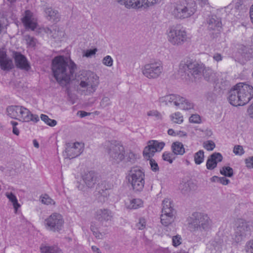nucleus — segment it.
<instances>
[{
    "label": "nucleus",
    "instance_id": "1",
    "mask_svg": "<svg viewBox=\"0 0 253 253\" xmlns=\"http://www.w3.org/2000/svg\"><path fill=\"white\" fill-rule=\"evenodd\" d=\"M75 64L68 56H57L52 60V70L57 81L65 84L74 79Z\"/></svg>",
    "mask_w": 253,
    "mask_h": 253
},
{
    "label": "nucleus",
    "instance_id": "2",
    "mask_svg": "<svg viewBox=\"0 0 253 253\" xmlns=\"http://www.w3.org/2000/svg\"><path fill=\"white\" fill-rule=\"evenodd\" d=\"M6 114L11 119L23 123H37L40 120L37 115L33 114L28 109L22 106H8L6 109Z\"/></svg>",
    "mask_w": 253,
    "mask_h": 253
},
{
    "label": "nucleus",
    "instance_id": "3",
    "mask_svg": "<svg viewBox=\"0 0 253 253\" xmlns=\"http://www.w3.org/2000/svg\"><path fill=\"white\" fill-rule=\"evenodd\" d=\"M83 77L81 78L80 86L82 94L91 95L97 89L99 84V78L94 73L86 71L83 73Z\"/></svg>",
    "mask_w": 253,
    "mask_h": 253
},
{
    "label": "nucleus",
    "instance_id": "4",
    "mask_svg": "<svg viewBox=\"0 0 253 253\" xmlns=\"http://www.w3.org/2000/svg\"><path fill=\"white\" fill-rule=\"evenodd\" d=\"M188 219L189 228L191 231H208L211 228V220L207 214L194 213Z\"/></svg>",
    "mask_w": 253,
    "mask_h": 253
},
{
    "label": "nucleus",
    "instance_id": "5",
    "mask_svg": "<svg viewBox=\"0 0 253 253\" xmlns=\"http://www.w3.org/2000/svg\"><path fill=\"white\" fill-rule=\"evenodd\" d=\"M126 179L135 191H141L145 184V173L141 169L132 168L126 175Z\"/></svg>",
    "mask_w": 253,
    "mask_h": 253
},
{
    "label": "nucleus",
    "instance_id": "6",
    "mask_svg": "<svg viewBox=\"0 0 253 253\" xmlns=\"http://www.w3.org/2000/svg\"><path fill=\"white\" fill-rule=\"evenodd\" d=\"M161 102H165L166 105L169 103L173 104L180 109L189 110L194 108V105L184 97L176 94H170L160 98Z\"/></svg>",
    "mask_w": 253,
    "mask_h": 253
},
{
    "label": "nucleus",
    "instance_id": "7",
    "mask_svg": "<svg viewBox=\"0 0 253 253\" xmlns=\"http://www.w3.org/2000/svg\"><path fill=\"white\" fill-rule=\"evenodd\" d=\"M179 69L181 72L183 70L184 72H189L195 79L200 78L203 76L207 80L211 81L207 76V73H209L211 71L209 69H206L204 65L202 64L192 62L184 65L181 63Z\"/></svg>",
    "mask_w": 253,
    "mask_h": 253
},
{
    "label": "nucleus",
    "instance_id": "8",
    "mask_svg": "<svg viewBox=\"0 0 253 253\" xmlns=\"http://www.w3.org/2000/svg\"><path fill=\"white\" fill-rule=\"evenodd\" d=\"M142 75L150 80L159 78L163 72L162 64L159 62H151L144 64L141 68Z\"/></svg>",
    "mask_w": 253,
    "mask_h": 253
},
{
    "label": "nucleus",
    "instance_id": "9",
    "mask_svg": "<svg viewBox=\"0 0 253 253\" xmlns=\"http://www.w3.org/2000/svg\"><path fill=\"white\" fill-rule=\"evenodd\" d=\"M64 221L62 216L57 213H53L46 217L43 221V225L47 230L60 232L64 228Z\"/></svg>",
    "mask_w": 253,
    "mask_h": 253
},
{
    "label": "nucleus",
    "instance_id": "10",
    "mask_svg": "<svg viewBox=\"0 0 253 253\" xmlns=\"http://www.w3.org/2000/svg\"><path fill=\"white\" fill-rule=\"evenodd\" d=\"M253 97V86L245 83H238V106L246 105Z\"/></svg>",
    "mask_w": 253,
    "mask_h": 253
},
{
    "label": "nucleus",
    "instance_id": "11",
    "mask_svg": "<svg viewBox=\"0 0 253 253\" xmlns=\"http://www.w3.org/2000/svg\"><path fill=\"white\" fill-rule=\"evenodd\" d=\"M167 38L168 41L172 45H180L187 41V36L184 30L171 28L168 32Z\"/></svg>",
    "mask_w": 253,
    "mask_h": 253
},
{
    "label": "nucleus",
    "instance_id": "12",
    "mask_svg": "<svg viewBox=\"0 0 253 253\" xmlns=\"http://www.w3.org/2000/svg\"><path fill=\"white\" fill-rule=\"evenodd\" d=\"M127 8L145 9L157 3L158 0H116Z\"/></svg>",
    "mask_w": 253,
    "mask_h": 253
},
{
    "label": "nucleus",
    "instance_id": "13",
    "mask_svg": "<svg viewBox=\"0 0 253 253\" xmlns=\"http://www.w3.org/2000/svg\"><path fill=\"white\" fill-rule=\"evenodd\" d=\"M196 4L194 2L186 3L183 5H178L174 10V13L180 18H188L192 15L196 11Z\"/></svg>",
    "mask_w": 253,
    "mask_h": 253
},
{
    "label": "nucleus",
    "instance_id": "14",
    "mask_svg": "<svg viewBox=\"0 0 253 253\" xmlns=\"http://www.w3.org/2000/svg\"><path fill=\"white\" fill-rule=\"evenodd\" d=\"M165 144L163 142L157 140H151L148 142V145L143 150V155L146 159H149L152 157L156 152L161 151L164 147Z\"/></svg>",
    "mask_w": 253,
    "mask_h": 253
},
{
    "label": "nucleus",
    "instance_id": "15",
    "mask_svg": "<svg viewBox=\"0 0 253 253\" xmlns=\"http://www.w3.org/2000/svg\"><path fill=\"white\" fill-rule=\"evenodd\" d=\"M21 20L26 29L32 31H35L37 29V19L30 10L25 11Z\"/></svg>",
    "mask_w": 253,
    "mask_h": 253
},
{
    "label": "nucleus",
    "instance_id": "16",
    "mask_svg": "<svg viewBox=\"0 0 253 253\" xmlns=\"http://www.w3.org/2000/svg\"><path fill=\"white\" fill-rule=\"evenodd\" d=\"M84 145L82 143L76 142L68 144L64 153L65 157L69 159L80 155L83 150Z\"/></svg>",
    "mask_w": 253,
    "mask_h": 253
},
{
    "label": "nucleus",
    "instance_id": "17",
    "mask_svg": "<svg viewBox=\"0 0 253 253\" xmlns=\"http://www.w3.org/2000/svg\"><path fill=\"white\" fill-rule=\"evenodd\" d=\"M53 31L49 28H39L38 29V33L43 35L44 33L46 34L47 36L52 37L56 41H62L65 36V33L60 30L58 28H52Z\"/></svg>",
    "mask_w": 253,
    "mask_h": 253
},
{
    "label": "nucleus",
    "instance_id": "18",
    "mask_svg": "<svg viewBox=\"0 0 253 253\" xmlns=\"http://www.w3.org/2000/svg\"><path fill=\"white\" fill-rule=\"evenodd\" d=\"M0 67L3 70H9L13 67V62L7 57L4 49H0Z\"/></svg>",
    "mask_w": 253,
    "mask_h": 253
},
{
    "label": "nucleus",
    "instance_id": "19",
    "mask_svg": "<svg viewBox=\"0 0 253 253\" xmlns=\"http://www.w3.org/2000/svg\"><path fill=\"white\" fill-rule=\"evenodd\" d=\"M81 177L84 182L88 187H92L93 186L97 181L95 173L87 170H84L81 173Z\"/></svg>",
    "mask_w": 253,
    "mask_h": 253
},
{
    "label": "nucleus",
    "instance_id": "20",
    "mask_svg": "<svg viewBox=\"0 0 253 253\" xmlns=\"http://www.w3.org/2000/svg\"><path fill=\"white\" fill-rule=\"evenodd\" d=\"M223 157L218 152L213 153L208 158L206 162V167L208 169L212 170L215 169L218 163L222 161Z\"/></svg>",
    "mask_w": 253,
    "mask_h": 253
},
{
    "label": "nucleus",
    "instance_id": "21",
    "mask_svg": "<svg viewBox=\"0 0 253 253\" xmlns=\"http://www.w3.org/2000/svg\"><path fill=\"white\" fill-rule=\"evenodd\" d=\"M16 66L20 69L28 71L30 66L24 56L18 52H15L13 55Z\"/></svg>",
    "mask_w": 253,
    "mask_h": 253
},
{
    "label": "nucleus",
    "instance_id": "22",
    "mask_svg": "<svg viewBox=\"0 0 253 253\" xmlns=\"http://www.w3.org/2000/svg\"><path fill=\"white\" fill-rule=\"evenodd\" d=\"M110 154L114 162L119 163L125 159V151L123 146L116 148L115 151H111Z\"/></svg>",
    "mask_w": 253,
    "mask_h": 253
},
{
    "label": "nucleus",
    "instance_id": "23",
    "mask_svg": "<svg viewBox=\"0 0 253 253\" xmlns=\"http://www.w3.org/2000/svg\"><path fill=\"white\" fill-rule=\"evenodd\" d=\"M8 202L12 206L15 213H17L18 209L21 207V204L18 202L16 196L12 192L7 191L5 193Z\"/></svg>",
    "mask_w": 253,
    "mask_h": 253
},
{
    "label": "nucleus",
    "instance_id": "24",
    "mask_svg": "<svg viewBox=\"0 0 253 253\" xmlns=\"http://www.w3.org/2000/svg\"><path fill=\"white\" fill-rule=\"evenodd\" d=\"M250 230V224L242 219L238 220V235L246 236Z\"/></svg>",
    "mask_w": 253,
    "mask_h": 253
},
{
    "label": "nucleus",
    "instance_id": "25",
    "mask_svg": "<svg viewBox=\"0 0 253 253\" xmlns=\"http://www.w3.org/2000/svg\"><path fill=\"white\" fill-rule=\"evenodd\" d=\"M125 206L129 209H137L143 206V202L139 198L130 199L125 202Z\"/></svg>",
    "mask_w": 253,
    "mask_h": 253
},
{
    "label": "nucleus",
    "instance_id": "26",
    "mask_svg": "<svg viewBox=\"0 0 253 253\" xmlns=\"http://www.w3.org/2000/svg\"><path fill=\"white\" fill-rule=\"evenodd\" d=\"M171 150L172 152L176 155H183L185 152L183 144L179 141L172 143Z\"/></svg>",
    "mask_w": 253,
    "mask_h": 253
},
{
    "label": "nucleus",
    "instance_id": "27",
    "mask_svg": "<svg viewBox=\"0 0 253 253\" xmlns=\"http://www.w3.org/2000/svg\"><path fill=\"white\" fill-rule=\"evenodd\" d=\"M174 218L173 212L162 213L161 223L166 226H168L174 221Z\"/></svg>",
    "mask_w": 253,
    "mask_h": 253
},
{
    "label": "nucleus",
    "instance_id": "28",
    "mask_svg": "<svg viewBox=\"0 0 253 253\" xmlns=\"http://www.w3.org/2000/svg\"><path fill=\"white\" fill-rule=\"evenodd\" d=\"M112 216L111 212L108 210H99L96 212V217L98 219L109 220Z\"/></svg>",
    "mask_w": 253,
    "mask_h": 253
},
{
    "label": "nucleus",
    "instance_id": "29",
    "mask_svg": "<svg viewBox=\"0 0 253 253\" xmlns=\"http://www.w3.org/2000/svg\"><path fill=\"white\" fill-rule=\"evenodd\" d=\"M44 11L46 16L49 20L55 22L59 20V14L56 10H54L50 7H48L44 10Z\"/></svg>",
    "mask_w": 253,
    "mask_h": 253
},
{
    "label": "nucleus",
    "instance_id": "30",
    "mask_svg": "<svg viewBox=\"0 0 253 253\" xmlns=\"http://www.w3.org/2000/svg\"><path fill=\"white\" fill-rule=\"evenodd\" d=\"M237 93V84H235L229 93L228 100L230 104L234 106H237L236 94Z\"/></svg>",
    "mask_w": 253,
    "mask_h": 253
},
{
    "label": "nucleus",
    "instance_id": "31",
    "mask_svg": "<svg viewBox=\"0 0 253 253\" xmlns=\"http://www.w3.org/2000/svg\"><path fill=\"white\" fill-rule=\"evenodd\" d=\"M221 27V22L219 19L211 18L209 22V28L210 30L219 31Z\"/></svg>",
    "mask_w": 253,
    "mask_h": 253
},
{
    "label": "nucleus",
    "instance_id": "32",
    "mask_svg": "<svg viewBox=\"0 0 253 253\" xmlns=\"http://www.w3.org/2000/svg\"><path fill=\"white\" fill-rule=\"evenodd\" d=\"M170 120L174 123L181 124L183 122L184 119L183 115L179 112H176L171 114L170 115Z\"/></svg>",
    "mask_w": 253,
    "mask_h": 253
},
{
    "label": "nucleus",
    "instance_id": "33",
    "mask_svg": "<svg viewBox=\"0 0 253 253\" xmlns=\"http://www.w3.org/2000/svg\"><path fill=\"white\" fill-rule=\"evenodd\" d=\"M162 213L173 212V209L171 206V201L169 198L164 199L162 203Z\"/></svg>",
    "mask_w": 253,
    "mask_h": 253
},
{
    "label": "nucleus",
    "instance_id": "34",
    "mask_svg": "<svg viewBox=\"0 0 253 253\" xmlns=\"http://www.w3.org/2000/svg\"><path fill=\"white\" fill-rule=\"evenodd\" d=\"M204 152L202 150L198 151L194 155V161L196 165L201 164L204 162Z\"/></svg>",
    "mask_w": 253,
    "mask_h": 253
},
{
    "label": "nucleus",
    "instance_id": "35",
    "mask_svg": "<svg viewBox=\"0 0 253 253\" xmlns=\"http://www.w3.org/2000/svg\"><path fill=\"white\" fill-rule=\"evenodd\" d=\"M41 120L47 125L50 126H54L57 125V122L55 120L50 119L47 115L42 114L41 116Z\"/></svg>",
    "mask_w": 253,
    "mask_h": 253
},
{
    "label": "nucleus",
    "instance_id": "36",
    "mask_svg": "<svg viewBox=\"0 0 253 253\" xmlns=\"http://www.w3.org/2000/svg\"><path fill=\"white\" fill-rule=\"evenodd\" d=\"M41 202L46 205H53L55 204V202L48 195L43 194L40 198Z\"/></svg>",
    "mask_w": 253,
    "mask_h": 253
},
{
    "label": "nucleus",
    "instance_id": "37",
    "mask_svg": "<svg viewBox=\"0 0 253 253\" xmlns=\"http://www.w3.org/2000/svg\"><path fill=\"white\" fill-rule=\"evenodd\" d=\"M42 253H59V250L55 248H52L48 246H42L41 248Z\"/></svg>",
    "mask_w": 253,
    "mask_h": 253
},
{
    "label": "nucleus",
    "instance_id": "38",
    "mask_svg": "<svg viewBox=\"0 0 253 253\" xmlns=\"http://www.w3.org/2000/svg\"><path fill=\"white\" fill-rule=\"evenodd\" d=\"M220 172L222 175L230 177L233 173V170L230 167L225 166L222 168L220 170Z\"/></svg>",
    "mask_w": 253,
    "mask_h": 253
},
{
    "label": "nucleus",
    "instance_id": "39",
    "mask_svg": "<svg viewBox=\"0 0 253 253\" xmlns=\"http://www.w3.org/2000/svg\"><path fill=\"white\" fill-rule=\"evenodd\" d=\"M91 230L93 232L94 236L98 239H102L103 238L105 235L104 233L100 232L97 228L93 224L91 225Z\"/></svg>",
    "mask_w": 253,
    "mask_h": 253
},
{
    "label": "nucleus",
    "instance_id": "40",
    "mask_svg": "<svg viewBox=\"0 0 253 253\" xmlns=\"http://www.w3.org/2000/svg\"><path fill=\"white\" fill-rule=\"evenodd\" d=\"M203 147L208 151H212L215 147V144L212 140H207L203 143Z\"/></svg>",
    "mask_w": 253,
    "mask_h": 253
},
{
    "label": "nucleus",
    "instance_id": "41",
    "mask_svg": "<svg viewBox=\"0 0 253 253\" xmlns=\"http://www.w3.org/2000/svg\"><path fill=\"white\" fill-rule=\"evenodd\" d=\"M146 221L145 218H140L138 221L136 223L135 228L138 230H143L145 228Z\"/></svg>",
    "mask_w": 253,
    "mask_h": 253
},
{
    "label": "nucleus",
    "instance_id": "42",
    "mask_svg": "<svg viewBox=\"0 0 253 253\" xmlns=\"http://www.w3.org/2000/svg\"><path fill=\"white\" fill-rule=\"evenodd\" d=\"M97 51V49L96 48L86 49L84 51L83 56L87 58L91 57L96 54Z\"/></svg>",
    "mask_w": 253,
    "mask_h": 253
},
{
    "label": "nucleus",
    "instance_id": "43",
    "mask_svg": "<svg viewBox=\"0 0 253 253\" xmlns=\"http://www.w3.org/2000/svg\"><path fill=\"white\" fill-rule=\"evenodd\" d=\"M182 239L180 235H176L172 237V244L176 247L182 243Z\"/></svg>",
    "mask_w": 253,
    "mask_h": 253
},
{
    "label": "nucleus",
    "instance_id": "44",
    "mask_svg": "<svg viewBox=\"0 0 253 253\" xmlns=\"http://www.w3.org/2000/svg\"><path fill=\"white\" fill-rule=\"evenodd\" d=\"M147 115L148 116L154 117L156 119H161L162 118V114L155 110L149 111L147 112Z\"/></svg>",
    "mask_w": 253,
    "mask_h": 253
},
{
    "label": "nucleus",
    "instance_id": "45",
    "mask_svg": "<svg viewBox=\"0 0 253 253\" xmlns=\"http://www.w3.org/2000/svg\"><path fill=\"white\" fill-rule=\"evenodd\" d=\"M113 59L110 55L105 56L102 59V63L107 66L111 67L113 64Z\"/></svg>",
    "mask_w": 253,
    "mask_h": 253
},
{
    "label": "nucleus",
    "instance_id": "46",
    "mask_svg": "<svg viewBox=\"0 0 253 253\" xmlns=\"http://www.w3.org/2000/svg\"><path fill=\"white\" fill-rule=\"evenodd\" d=\"M189 122L194 124H200L201 123V118L198 114L192 115L189 119Z\"/></svg>",
    "mask_w": 253,
    "mask_h": 253
},
{
    "label": "nucleus",
    "instance_id": "47",
    "mask_svg": "<svg viewBox=\"0 0 253 253\" xmlns=\"http://www.w3.org/2000/svg\"><path fill=\"white\" fill-rule=\"evenodd\" d=\"M245 250L247 253H253V240H251L247 242Z\"/></svg>",
    "mask_w": 253,
    "mask_h": 253
},
{
    "label": "nucleus",
    "instance_id": "48",
    "mask_svg": "<svg viewBox=\"0 0 253 253\" xmlns=\"http://www.w3.org/2000/svg\"><path fill=\"white\" fill-rule=\"evenodd\" d=\"M163 159L166 161H168L169 163H172L173 160L172 159V155L170 153L165 152L163 154Z\"/></svg>",
    "mask_w": 253,
    "mask_h": 253
},
{
    "label": "nucleus",
    "instance_id": "49",
    "mask_svg": "<svg viewBox=\"0 0 253 253\" xmlns=\"http://www.w3.org/2000/svg\"><path fill=\"white\" fill-rule=\"evenodd\" d=\"M110 104V99L106 96L103 97L100 102V105L101 108H105Z\"/></svg>",
    "mask_w": 253,
    "mask_h": 253
},
{
    "label": "nucleus",
    "instance_id": "50",
    "mask_svg": "<svg viewBox=\"0 0 253 253\" xmlns=\"http://www.w3.org/2000/svg\"><path fill=\"white\" fill-rule=\"evenodd\" d=\"M149 164L151 166V169L153 171H157L159 170V167L157 163L153 159H150Z\"/></svg>",
    "mask_w": 253,
    "mask_h": 253
},
{
    "label": "nucleus",
    "instance_id": "51",
    "mask_svg": "<svg viewBox=\"0 0 253 253\" xmlns=\"http://www.w3.org/2000/svg\"><path fill=\"white\" fill-rule=\"evenodd\" d=\"M246 167L249 169L253 168V156L249 157L245 159Z\"/></svg>",
    "mask_w": 253,
    "mask_h": 253
},
{
    "label": "nucleus",
    "instance_id": "52",
    "mask_svg": "<svg viewBox=\"0 0 253 253\" xmlns=\"http://www.w3.org/2000/svg\"><path fill=\"white\" fill-rule=\"evenodd\" d=\"M187 133L184 130H176V136L180 138H184L187 137Z\"/></svg>",
    "mask_w": 253,
    "mask_h": 253
},
{
    "label": "nucleus",
    "instance_id": "53",
    "mask_svg": "<svg viewBox=\"0 0 253 253\" xmlns=\"http://www.w3.org/2000/svg\"><path fill=\"white\" fill-rule=\"evenodd\" d=\"M212 57L213 60L216 62H219L221 61L223 58L222 56L218 53H214Z\"/></svg>",
    "mask_w": 253,
    "mask_h": 253
},
{
    "label": "nucleus",
    "instance_id": "54",
    "mask_svg": "<svg viewBox=\"0 0 253 253\" xmlns=\"http://www.w3.org/2000/svg\"><path fill=\"white\" fill-rule=\"evenodd\" d=\"M218 182L223 185H227L229 183V180L225 177H219Z\"/></svg>",
    "mask_w": 253,
    "mask_h": 253
},
{
    "label": "nucleus",
    "instance_id": "55",
    "mask_svg": "<svg viewBox=\"0 0 253 253\" xmlns=\"http://www.w3.org/2000/svg\"><path fill=\"white\" fill-rule=\"evenodd\" d=\"M248 115L252 118H253V103L250 106L247 110Z\"/></svg>",
    "mask_w": 253,
    "mask_h": 253
},
{
    "label": "nucleus",
    "instance_id": "56",
    "mask_svg": "<svg viewBox=\"0 0 253 253\" xmlns=\"http://www.w3.org/2000/svg\"><path fill=\"white\" fill-rule=\"evenodd\" d=\"M204 133L207 137H210L212 134V132L211 129H206L204 131Z\"/></svg>",
    "mask_w": 253,
    "mask_h": 253
},
{
    "label": "nucleus",
    "instance_id": "57",
    "mask_svg": "<svg viewBox=\"0 0 253 253\" xmlns=\"http://www.w3.org/2000/svg\"><path fill=\"white\" fill-rule=\"evenodd\" d=\"M78 115H79L81 118H83L90 115V113L85 111H81L78 112Z\"/></svg>",
    "mask_w": 253,
    "mask_h": 253
},
{
    "label": "nucleus",
    "instance_id": "58",
    "mask_svg": "<svg viewBox=\"0 0 253 253\" xmlns=\"http://www.w3.org/2000/svg\"><path fill=\"white\" fill-rule=\"evenodd\" d=\"M69 98L72 104L75 103L76 102V100L77 99L76 96L72 94L69 95Z\"/></svg>",
    "mask_w": 253,
    "mask_h": 253
},
{
    "label": "nucleus",
    "instance_id": "59",
    "mask_svg": "<svg viewBox=\"0 0 253 253\" xmlns=\"http://www.w3.org/2000/svg\"><path fill=\"white\" fill-rule=\"evenodd\" d=\"M168 133L169 135L176 136V131H175L172 129H169L168 131Z\"/></svg>",
    "mask_w": 253,
    "mask_h": 253
},
{
    "label": "nucleus",
    "instance_id": "60",
    "mask_svg": "<svg viewBox=\"0 0 253 253\" xmlns=\"http://www.w3.org/2000/svg\"><path fill=\"white\" fill-rule=\"evenodd\" d=\"M197 1L202 6L208 3V0H197Z\"/></svg>",
    "mask_w": 253,
    "mask_h": 253
},
{
    "label": "nucleus",
    "instance_id": "61",
    "mask_svg": "<svg viewBox=\"0 0 253 253\" xmlns=\"http://www.w3.org/2000/svg\"><path fill=\"white\" fill-rule=\"evenodd\" d=\"M12 132L17 136L19 135L20 133L19 130L17 127H13Z\"/></svg>",
    "mask_w": 253,
    "mask_h": 253
},
{
    "label": "nucleus",
    "instance_id": "62",
    "mask_svg": "<svg viewBox=\"0 0 253 253\" xmlns=\"http://www.w3.org/2000/svg\"><path fill=\"white\" fill-rule=\"evenodd\" d=\"M91 249H92V251L94 253H102L101 252V251H100V250L99 249V248H98L96 246H92Z\"/></svg>",
    "mask_w": 253,
    "mask_h": 253
},
{
    "label": "nucleus",
    "instance_id": "63",
    "mask_svg": "<svg viewBox=\"0 0 253 253\" xmlns=\"http://www.w3.org/2000/svg\"><path fill=\"white\" fill-rule=\"evenodd\" d=\"M28 39L29 40V42L28 41L29 44L31 46H34L35 43L34 39L30 37H28Z\"/></svg>",
    "mask_w": 253,
    "mask_h": 253
},
{
    "label": "nucleus",
    "instance_id": "64",
    "mask_svg": "<svg viewBox=\"0 0 253 253\" xmlns=\"http://www.w3.org/2000/svg\"><path fill=\"white\" fill-rule=\"evenodd\" d=\"M244 150L242 146L238 145V155H241L244 153Z\"/></svg>",
    "mask_w": 253,
    "mask_h": 253
}]
</instances>
